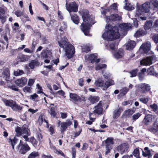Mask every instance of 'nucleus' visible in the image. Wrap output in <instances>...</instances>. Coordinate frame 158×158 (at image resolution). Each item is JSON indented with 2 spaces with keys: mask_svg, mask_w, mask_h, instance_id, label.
Listing matches in <instances>:
<instances>
[{
  "mask_svg": "<svg viewBox=\"0 0 158 158\" xmlns=\"http://www.w3.org/2000/svg\"><path fill=\"white\" fill-rule=\"evenodd\" d=\"M29 156L32 158H35L36 157L39 156V154L38 152H33L30 154Z\"/></svg>",
  "mask_w": 158,
  "mask_h": 158,
  "instance_id": "obj_49",
  "label": "nucleus"
},
{
  "mask_svg": "<svg viewBox=\"0 0 158 158\" xmlns=\"http://www.w3.org/2000/svg\"><path fill=\"white\" fill-rule=\"evenodd\" d=\"M22 108V106L18 105L15 102L12 107V109L14 111H17L18 110H21Z\"/></svg>",
  "mask_w": 158,
  "mask_h": 158,
  "instance_id": "obj_39",
  "label": "nucleus"
},
{
  "mask_svg": "<svg viewBox=\"0 0 158 158\" xmlns=\"http://www.w3.org/2000/svg\"><path fill=\"white\" fill-rule=\"evenodd\" d=\"M68 127L66 125L65 122H62L61 123L60 130L62 134H63L64 132L66 130Z\"/></svg>",
  "mask_w": 158,
  "mask_h": 158,
  "instance_id": "obj_38",
  "label": "nucleus"
},
{
  "mask_svg": "<svg viewBox=\"0 0 158 158\" xmlns=\"http://www.w3.org/2000/svg\"><path fill=\"white\" fill-rule=\"evenodd\" d=\"M91 50L90 47L89 45H86L84 46L82 48V52L87 53Z\"/></svg>",
  "mask_w": 158,
  "mask_h": 158,
  "instance_id": "obj_45",
  "label": "nucleus"
},
{
  "mask_svg": "<svg viewBox=\"0 0 158 158\" xmlns=\"http://www.w3.org/2000/svg\"><path fill=\"white\" fill-rule=\"evenodd\" d=\"M148 130L156 135H158V123L156 124L155 122V123L154 124V127H150L148 129Z\"/></svg>",
  "mask_w": 158,
  "mask_h": 158,
  "instance_id": "obj_24",
  "label": "nucleus"
},
{
  "mask_svg": "<svg viewBox=\"0 0 158 158\" xmlns=\"http://www.w3.org/2000/svg\"><path fill=\"white\" fill-rule=\"evenodd\" d=\"M147 73L148 75H157L158 74L156 73L154 71V69L153 66H151L149 68L147 71Z\"/></svg>",
  "mask_w": 158,
  "mask_h": 158,
  "instance_id": "obj_32",
  "label": "nucleus"
},
{
  "mask_svg": "<svg viewBox=\"0 0 158 158\" xmlns=\"http://www.w3.org/2000/svg\"><path fill=\"white\" fill-rule=\"evenodd\" d=\"M67 27V25L66 23L63 22L62 23V25L60 27L59 30L60 32H63L66 30Z\"/></svg>",
  "mask_w": 158,
  "mask_h": 158,
  "instance_id": "obj_41",
  "label": "nucleus"
},
{
  "mask_svg": "<svg viewBox=\"0 0 158 158\" xmlns=\"http://www.w3.org/2000/svg\"><path fill=\"white\" fill-rule=\"evenodd\" d=\"M22 134H25L28 136H30L31 135L30 131L28 128V126L26 124L23 125L22 128Z\"/></svg>",
  "mask_w": 158,
  "mask_h": 158,
  "instance_id": "obj_27",
  "label": "nucleus"
},
{
  "mask_svg": "<svg viewBox=\"0 0 158 158\" xmlns=\"http://www.w3.org/2000/svg\"><path fill=\"white\" fill-rule=\"evenodd\" d=\"M38 121L39 124L40 125H41L43 123V122L44 121L46 123L47 127H48V122L46 120H45V119L43 118V116L41 115L39 117V118L38 119Z\"/></svg>",
  "mask_w": 158,
  "mask_h": 158,
  "instance_id": "obj_37",
  "label": "nucleus"
},
{
  "mask_svg": "<svg viewBox=\"0 0 158 158\" xmlns=\"http://www.w3.org/2000/svg\"><path fill=\"white\" fill-rule=\"evenodd\" d=\"M29 58V56H28L20 53L18 55L17 60L19 62H23L27 60Z\"/></svg>",
  "mask_w": 158,
  "mask_h": 158,
  "instance_id": "obj_14",
  "label": "nucleus"
},
{
  "mask_svg": "<svg viewBox=\"0 0 158 158\" xmlns=\"http://www.w3.org/2000/svg\"><path fill=\"white\" fill-rule=\"evenodd\" d=\"M95 109L93 111L94 113H96L98 114H100L102 113L103 111V109L102 108V105L100 103V102H99L98 104L95 106Z\"/></svg>",
  "mask_w": 158,
  "mask_h": 158,
  "instance_id": "obj_16",
  "label": "nucleus"
},
{
  "mask_svg": "<svg viewBox=\"0 0 158 158\" xmlns=\"http://www.w3.org/2000/svg\"><path fill=\"white\" fill-rule=\"evenodd\" d=\"M113 55L117 59L121 58L124 55L123 51L122 49H120L118 51L114 52Z\"/></svg>",
  "mask_w": 158,
  "mask_h": 158,
  "instance_id": "obj_20",
  "label": "nucleus"
},
{
  "mask_svg": "<svg viewBox=\"0 0 158 158\" xmlns=\"http://www.w3.org/2000/svg\"><path fill=\"white\" fill-rule=\"evenodd\" d=\"M150 107L153 110L154 112L158 108L157 105L155 103L150 105Z\"/></svg>",
  "mask_w": 158,
  "mask_h": 158,
  "instance_id": "obj_62",
  "label": "nucleus"
},
{
  "mask_svg": "<svg viewBox=\"0 0 158 158\" xmlns=\"http://www.w3.org/2000/svg\"><path fill=\"white\" fill-rule=\"evenodd\" d=\"M112 9L114 10H117V6L116 3H114L112 5L110 8L108 9V11H110Z\"/></svg>",
  "mask_w": 158,
  "mask_h": 158,
  "instance_id": "obj_53",
  "label": "nucleus"
},
{
  "mask_svg": "<svg viewBox=\"0 0 158 158\" xmlns=\"http://www.w3.org/2000/svg\"><path fill=\"white\" fill-rule=\"evenodd\" d=\"M104 141L106 144L113 145L114 143V139L112 137H108Z\"/></svg>",
  "mask_w": 158,
  "mask_h": 158,
  "instance_id": "obj_44",
  "label": "nucleus"
},
{
  "mask_svg": "<svg viewBox=\"0 0 158 158\" xmlns=\"http://www.w3.org/2000/svg\"><path fill=\"white\" fill-rule=\"evenodd\" d=\"M116 46V43L115 42H112L109 45L110 49L112 50L115 49Z\"/></svg>",
  "mask_w": 158,
  "mask_h": 158,
  "instance_id": "obj_59",
  "label": "nucleus"
},
{
  "mask_svg": "<svg viewBox=\"0 0 158 158\" xmlns=\"http://www.w3.org/2000/svg\"><path fill=\"white\" fill-rule=\"evenodd\" d=\"M69 97L74 101L75 104H77V102L81 100V97L76 94L70 93Z\"/></svg>",
  "mask_w": 158,
  "mask_h": 158,
  "instance_id": "obj_17",
  "label": "nucleus"
},
{
  "mask_svg": "<svg viewBox=\"0 0 158 158\" xmlns=\"http://www.w3.org/2000/svg\"><path fill=\"white\" fill-rule=\"evenodd\" d=\"M128 148V145L127 143H123L118 146L117 148V150L120 153L123 154L127 152Z\"/></svg>",
  "mask_w": 158,
  "mask_h": 158,
  "instance_id": "obj_11",
  "label": "nucleus"
},
{
  "mask_svg": "<svg viewBox=\"0 0 158 158\" xmlns=\"http://www.w3.org/2000/svg\"><path fill=\"white\" fill-rule=\"evenodd\" d=\"M152 120V115L148 114L146 115L143 119V122L146 125L149 124Z\"/></svg>",
  "mask_w": 158,
  "mask_h": 158,
  "instance_id": "obj_25",
  "label": "nucleus"
},
{
  "mask_svg": "<svg viewBox=\"0 0 158 158\" xmlns=\"http://www.w3.org/2000/svg\"><path fill=\"white\" fill-rule=\"evenodd\" d=\"M124 9L130 11L133 10L135 8L130 3L126 2L125 3V6H124Z\"/></svg>",
  "mask_w": 158,
  "mask_h": 158,
  "instance_id": "obj_36",
  "label": "nucleus"
},
{
  "mask_svg": "<svg viewBox=\"0 0 158 158\" xmlns=\"http://www.w3.org/2000/svg\"><path fill=\"white\" fill-rule=\"evenodd\" d=\"M106 21L109 23L110 21H115L120 20L121 19V17L118 14H112L110 16H106Z\"/></svg>",
  "mask_w": 158,
  "mask_h": 158,
  "instance_id": "obj_10",
  "label": "nucleus"
},
{
  "mask_svg": "<svg viewBox=\"0 0 158 158\" xmlns=\"http://www.w3.org/2000/svg\"><path fill=\"white\" fill-rule=\"evenodd\" d=\"M110 27L109 24L107 25L105 27V31L102 35L103 39L109 41L119 38L120 36L119 32V27L125 31L131 28L130 24L125 23L120 24L118 27L117 26L111 27L109 29Z\"/></svg>",
  "mask_w": 158,
  "mask_h": 158,
  "instance_id": "obj_1",
  "label": "nucleus"
},
{
  "mask_svg": "<svg viewBox=\"0 0 158 158\" xmlns=\"http://www.w3.org/2000/svg\"><path fill=\"white\" fill-rule=\"evenodd\" d=\"M20 119L23 121H25L27 120V115L25 114L20 115Z\"/></svg>",
  "mask_w": 158,
  "mask_h": 158,
  "instance_id": "obj_64",
  "label": "nucleus"
},
{
  "mask_svg": "<svg viewBox=\"0 0 158 158\" xmlns=\"http://www.w3.org/2000/svg\"><path fill=\"white\" fill-rule=\"evenodd\" d=\"M98 55L97 53L89 55L88 59L89 61V62L94 63L95 62V59L97 58Z\"/></svg>",
  "mask_w": 158,
  "mask_h": 158,
  "instance_id": "obj_29",
  "label": "nucleus"
},
{
  "mask_svg": "<svg viewBox=\"0 0 158 158\" xmlns=\"http://www.w3.org/2000/svg\"><path fill=\"white\" fill-rule=\"evenodd\" d=\"M139 100L140 102L145 104H147L149 100L148 98H139Z\"/></svg>",
  "mask_w": 158,
  "mask_h": 158,
  "instance_id": "obj_56",
  "label": "nucleus"
},
{
  "mask_svg": "<svg viewBox=\"0 0 158 158\" xmlns=\"http://www.w3.org/2000/svg\"><path fill=\"white\" fill-rule=\"evenodd\" d=\"M3 77L5 78L6 80H8L10 76V73L9 69L6 68L4 70L2 73Z\"/></svg>",
  "mask_w": 158,
  "mask_h": 158,
  "instance_id": "obj_26",
  "label": "nucleus"
},
{
  "mask_svg": "<svg viewBox=\"0 0 158 158\" xmlns=\"http://www.w3.org/2000/svg\"><path fill=\"white\" fill-rule=\"evenodd\" d=\"M134 112L133 110L132 109H129L125 111V114L122 115V117L123 118L125 117L126 118L127 116L132 115Z\"/></svg>",
  "mask_w": 158,
  "mask_h": 158,
  "instance_id": "obj_34",
  "label": "nucleus"
},
{
  "mask_svg": "<svg viewBox=\"0 0 158 158\" xmlns=\"http://www.w3.org/2000/svg\"><path fill=\"white\" fill-rule=\"evenodd\" d=\"M99 97L98 96H92L91 95L89 96L88 98V100L92 103H96L99 100Z\"/></svg>",
  "mask_w": 158,
  "mask_h": 158,
  "instance_id": "obj_31",
  "label": "nucleus"
},
{
  "mask_svg": "<svg viewBox=\"0 0 158 158\" xmlns=\"http://www.w3.org/2000/svg\"><path fill=\"white\" fill-rule=\"evenodd\" d=\"M138 71V69H134L129 72L130 74V77H133L136 76L137 74V73Z\"/></svg>",
  "mask_w": 158,
  "mask_h": 158,
  "instance_id": "obj_43",
  "label": "nucleus"
},
{
  "mask_svg": "<svg viewBox=\"0 0 158 158\" xmlns=\"http://www.w3.org/2000/svg\"><path fill=\"white\" fill-rule=\"evenodd\" d=\"M5 14V10L2 8L0 7V19L2 24L6 21V16Z\"/></svg>",
  "mask_w": 158,
  "mask_h": 158,
  "instance_id": "obj_18",
  "label": "nucleus"
},
{
  "mask_svg": "<svg viewBox=\"0 0 158 158\" xmlns=\"http://www.w3.org/2000/svg\"><path fill=\"white\" fill-rule=\"evenodd\" d=\"M4 102L6 106L10 107L12 108L15 102L12 100L5 99Z\"/></svg>",
  "mask_w": 158,
  "mask_h": 158,
  "instance_id": "obj_30",
  "label": "nucleus"
},
{
  "mask_svg": "<svg viewBox=\"0 0 158 158\" xmlns=\"http://www.w3.org/2000/svg\"><path fill=\"white\" fill-rule=\"evenodd\" d=\"M82 17L84 22L81 24V29L85 35H87L91 26L94 23V18L89 15L88 10H83L82 11Z\"/></svg>",
  "mask_w": 158,
  "mask_h": 158,
  "instance_id": "obj_2",
  "label": "nucleus"
},
{
  "mask_svg": "<svg viewBox=\"0 0 158 158\" xmlns=\"http://www.w3.org/2000/svg\"><path fill=\"white\" fill-rule=\"evenodd\" d=\"M65 6L66 10L69 12L70 14L72 11L77 12L78 11V6L75 2H73L68 4L67 0H66Z\"/></svg>",
  "mask_w": 158,
  "mask_h": 158,
  "instance_id": "obj_7",
  "label": "nucleus"
},
{
  "mask_svg": "<svg viewBox=\"0 0 158 158\" xmlns=\"http://www.w3.org/2000/svg\"><path fill=\"white\" fill-rule=\"evenodd\" d=\"M152 20L148 21H146L144 25L145 30H149L152 27Z\"/></svg>",
  "mask_w": 158,
  "mask_h": 158,
  "instance_id": "obj_28",
  "label": "nucleus"
},
{
  "mask_svg": "<svg viewBox=\"0 0 158 158\" xmlns=\"http://www.w3.org/2000/svg\"><path fill=\"white\" fill-rule=\"evenodd\" d=\"M16 148L18 149L19 153L23 155L25 154L31 149L30 148L26 143H25L24 145H22V146Z\"/></svg>",
  "mask_w": 158,
  "mask_h": 158,
  "instance_id": "obj_9",
  "label": "nucleus"
},
{
  "mask_svg": "<svg viewBox=\"0 0 158 158\" xmlns=\"http://www.w3.org/2000/svg\"><path fill=\"white\" fill-rule=\"evenodd\" d=\"M102 73L106 79H108L109 78H110V73H105V71H102Z\"/></svg>",
  "mask_w": 158,
  "mask_h": 158,
  "instance_id": "obj_60",
  "label": "nucleus"
},
{
  "mask_svg": "<svg viewBox=\"0 0 158 158\" xmlns=\"http://www.w3.org/2000/svg\"><path fill=\"white\" fill-rule=\"evenodd\" d=\"M52 54L51 51L48 50H42L41 56L43 58H48Z\"/></svg>",
  "mask_w": 158,
  "mask_h": 158,
  "instance_id": "obj_21",
  "label": "nucleus"
},
{
  "mask_svg": "<svg viewBox=\"0 0 158 158\" xmlns=\"http://www.w3.org/2000/svg\"><path fill=\"white\" fill-rule=\"evenodd\" d=\"M14 74L16 76L21 75L24 73L23 71L21 70L18 69L14 72Z\"/></svg>",
  "mask_w": 158,
  "mask_h": 158,
  "instance_id": "obj_55",
  "label": "nucleus"
},
{
  "mask_svg": "<svg viewBox=\"0 0 158 158\" xmlns=\"http://www.w3.org/2000/svg\"><path fill=\"white\" fill-rule=\"evenodd\" d=\"M106 65L105 64H100L96 65L95 69L96 70H98L103 69H106Z\"/></svg>",
  "mask_w": 158,
  "mask_h": 158,
  "instance_id": "obj_40",
  "label": "nucleus"
},
{
  "mask_svg": "<svg viewBox=\"0 0 158 158\" xmlns=\"http://www.w3.org/2000/svg\"><path fill=\"white\" fill-rule=\"evenodd\" d=\"M129 90V89L128 88L124 87L123 88L120 90L121 92L118 95L121 96H124L127 93Z\"/></svg>",
  "mask_w": 158,
  "mask_h": 158,
  "instance_id": "obj_42",
  "label": "nucleus"
},
{
  "mask_svg": "<svg viewBox=\"0 0 158 158\" xmlns=\"http://www.w3.org/2000/svg\"><path fill=\"white\" fill-rule=\"evenodd\" d=\"M9 143H10L11 145L12 146V148L13 150H14L15 148L14 146L17 143L18 141V139L16 137H14L13 139L11 138L9 139Z\"/></svg>",
  "mask_w": 158,
  "mask_h": 158,
  "instance_id": "obj_35",
  "label": "nucleus"
},
{
  "mask_svg": "<svg viewBox=\"0 0 158 158\" xmlns=\"http://www.w3.org/2000/svg\"><path fill=\"white\" fill-rule=\"evenodd\" d=\"M151 3L149 2H146L141 5L138 6L135 12V17H138L139 16L143 14L144 13H147L151 9Z\"/></svg>",
  "mask_w": 158,
  "mask_h": 158,
  "instance_id": "obj_4",
  "label": "nucleus"
},
{
  "mask_svg": "<svg viewBox=\"0 0 158 158\" xmlns=\"http://www.w3.org/2000/svg\"><path fill=\"white\" fill-rule=\"evenodd\" d=\"M27 79L26 78L23 77L16 80L15 83L17 86L22 87L27 84Z\"/></svg>",
  "mask_w": 158,
  "mask_h": 158,
  "instance_id": "obj_13",
  "label": "nucleus"
},
{
  "mask_svg": "<svg viewBox=\"0 0 158 158\" xmlns=\"http://www.w3.org/2000/svg\"><path fill=\"white\" fill-rule=\"evenodd\" d=\"M8 87L10 89H11L12 90L15 91H18L19 90V89L15 85H12L11 86H9Z\"/></svg>",
  "mask_w": 158,
  "mask_h": 158,
  "instance_id": "obj_63",
  "label": "nucleus"
},
{
  "mask_svg": "<svg viewBox=\"0 0 158 158\" xmlns=\"http://www.w3.org/2000/svg\"><path fill=\"white\" fill-rule=\"evenodd\" d=\"M145 75V74H142L140 72L138 73V77L139 80L140 81H141L144 79Z\"/></svg>",
  "mask_w": 158,
  "mask_h": 158,
  "instance_id": "obj_57",
  "label": "nucleus"
},
{
  "mask_svg": "<svg viewBox=\"0 0 158 158\" xmlns=\"http://www.w3.org/2000/svg\"><path fill=\"white\" fill-rule=\"evenodd\" d=\"M51 115L53 117H55L56 116V113L55 111V108L54 107H51L50 108V113Z\"/></svg>",
  "mask_w": 158,
  "mask_h": 158,
  "instance_id": "obj_58",
  "label": "nucleus"
},
{
  "mask_svg": "<svg viewBox=\"0 0 158 158\" xmlns=\"http://www.w3.org/2000/svg\"><path fill=\"white\" fill-rule=\"evenodd\" d=\"M70 14L71 15V20L75 24H78L79 23V19L78 16L76 14H74L73 15H72L71 14Z\"/></svg>",
  "mask_w": 158,
  "mask_h": 158,
  "instance_id": "obj_33",
  "label": "nucleus"
},
{
  "mask_svg": "<svg viewBox=\"0 0 158 158\" xmlns=\"http://www.w3.org/2000/svg\"><path fill=\"white\" fill-rule=\"evenodd\" d=\"M15 14L17 17H19L23 15V12L20 10H17L15 12Z\"/></svg>",
  "mask_w": 158,
  "mask_h": 158,
  "instance_id": "obj_61",
  "label": "nucleus"
},
{
  "mask_svg": "<svg viewBox=\"0 0 158 158\" xmlns=\"http://www.w3.org/2000/svg\"><path fill=\"white\" fill-rule=\"evenodd\" d=\"M28 65L30 69H33L35 67L40 66V63L37 60H32L30 61Z\"/></svg>",
  "mask_w": 158,
  "mask_h": 158,
  "instance_id": "obj_15",
  "label": "nucleus"
},
{
  "mask_svg": "<svg viewBox=\"0 0 158 158\" xmlns=\"http://www.w3.org/2000/svg\"><path fill=\"white\" fill-rule=\"evenodd\" d=\"M152 39L156 44L158 43V34H154L152 37Z\"/></svg>",
  "mask_w": 158,
  "mask_h": 158,
  "instance_id": "obj_54",
  "label": "nucleus"
},
{
  "mask_svg": "<svg viewBox=\"0 0 158 158\" xmlns=\"http://www.w3.org/2000/svg\"><path fill=\"white\" fill-rule=\"evenodd\" d=\"M138 89L141 93H145L148 92L151 89L150 85L145 83H142L138 85Z\"/></svg>",
  "mask_w": 158,
  "mask_h": 158,
  "instance_id": "obj_8",
  "label": "nucleus"
},
{
  "mask_svg": "<svg viewBox=\"0 0 158 158\" xmlns=\"http://www.w3.org/2000/svg\"><path fill=\"white\" fill-rule=\"evenodd\" d=\"M141 114L139 113H137L134 114L132 116V120L133 121H135L141 116Z\"/></svg>",
  "mask_w": 158,
  "mask_h": 158,
  "instance_id": "obj_47",
  "label": "nucleus"
},
{
  "mask_svg": "<svg viewBox=\"0 0 158 158\" xmlns=\"http://www.w3.org/2000/svg\"><path fill=\"white\" fill-rule=\"evenodd\" d=\"M59 46L65 50L66 56L68 59L72 58L75 53L74 47L68 41L65 36L63 37L60 41H58Z\"/></svg>",
  "mask_w": 158,
  "mask_h": 158,
  "instance_id": "obj_3",
  "label": "nucleus"
},
{
  "mask_svg": "<svg viewBox=\"0 0 158 158\" xmlns=\"http://www.w3.org/2000/svg\"><path fill=\"white\" fill-rule=\"evenodd\" d=\"M133 155L136 158L139 157V150L138 148L135 149L133 152Z\"/></svg>",
  "mask_w": 158,
  "mask_h": 158,
  "instance_id": "obj_52",
  "label": "nucleus"
},
{
  "mask_svg": "<svg viewBox=\"0 0 158 158\" xmlns=\"http://www.w3.org/2000/svg\"><path fill=\"white\" fill-rule=\"evenodd\" d=\"M15 131L18 136H20L22 134V128L19 127H17L15 129Z\"/></svg>",
  "mask_w": 158,
  "mask_h": 158,
  "instance_id": "obj_50",
  "label": "nucleus"
},
{
  "mask_svg": "<svg viewBox=\"0 0 158 158\" xmlns=\"http://www.w3.org/2000/svg\"><path fill=\"white\" fill-rule=\"evenodd\" d=\"M114 81L112 80L106 81L104 84L103 81L100 78L98 79L95 82V85L97 87H102L103 90H106L109 87L114 85Z\"/></svg>",
  "mask_w": 158,
  "mask_h": 158,
  "instance_id": "obj_5",
  "label": "nucleus"
},
{
  "mask_svg": "<svg viewBox=\"0 0 158 158\" xmlns=\"http://www.w3.org/2000/svg\"><path fill=\"white\" fill-rule=\"evenodd\" d=\"M151 5H153L154 8H156V10H158V1L156 0H153L152 1Z\"/></svg>",
  "mask_w": 158,
  "mask_h": 158,
  "instance_id": "obj_51",
  "label": "nucleus"
},
{
  "mask_svg": "<svg viewBox=\"0 0 158 158\" xmlns=\"http://www.w3.org/2000/svg\"><path fill=\"white\" fill-rule=\"evenodd\" d=\"M151 48V43L149 42L148 41L142 45L140 47V49L142 50L144 53L147 54L150 50Z\"/></svg>",
  "mask_w": 158,
  "mask_h": 158,
  "instance_id": "obj_12",
  "label": "nucleus"
},
{
  "mask_svg": "<svg viewBox=\"0 0 158 158\" xmlns=\"http://www.w3.org/2000/svg\"><path fill=\"white\" fill-rule=\"evenodd\" d=\"M156 60V57L154 55L146 57L140 61V64L144 65H149L152 64Z\"/></svg>",
  "mask_w": 158,
  "mask_h": 158,
  "instance_id": "obj_6",
  "label": "nucleus"
},
{
  "mask_svg": "<svg viewBox=\"0 0 158 158\" xmlns=\"http://www.w3.org/2000/svg\"><path fill=\"white\" fill-rule=\"evenodd\" d=\"M30 142L35 147H36L37 145V141L33 137L30 138Z\"/></svg>",
  "mask_w": 158,
  "mask_h": 158,
  "instance_id": "obj_46",
  "label": "nucleus"
},
{
  "mask_svg": "<svg viewBox=\"0 0 158 158\" xmlns=\"http://www.w3.org/2000/svg\"><path fill=\"white\" fill-rule=\"evenodd\" d=\"M147 33V31L145 30L139 29L138 30L134 35V36L136 37H139L140 36H143Z\"/></svg>",
  "mask_w": 158,
  "mask_h": 158,
  "instance_id": "obj_22",
  "label": "nucleus"
},
{
  "mask_svg": "<svg viewBox=\"0 0 158 158\" xmlns=\"http://www.w3.org/2000/svg\"><path fill=\"white\" fill-rule=\"evenodd\" d=\"M123 111V110L121 107L114 110L113 112V118L114 119H117L120 116Z\"/></svg>",
  "mask_w": 158,
  "mask_h": 158,
  "instance_id": "obj_19",
  "label": "nucleus"
},
{
  "mask_svg": "<svg viewBox=\"0 0 158 158\" xmlns=\"http://www.w3.org/2000/svg\"><path fill=\"white\" fill-rule=\"evenodd\" d=\"M106 152L105 154L107 155L110 152V150L112 149L111 145L110 144H107L106 145Z\"/></svg>",
  "mask_w": 158,
  "mask_h": 158,
  "instance_id": "obj_48",
  "label": "nucleus"
},
{
  "mask_svg": "<svg viewBox=\"0 0 158 158\" xmlns=\"http://www.w3.org/2000/svg\"><path fill=\"white\" fill-rule=\"evenodd\" d=\"M136 43L135 41L130 40L128 41L126 45L127 50H130L133 49L136 45Z\"/></svg>",
  "mask_w": 158,
  "mask_h": 158,
  "instance_id": "obj_23",
  "label": "nucleus"
}]
</instances>
